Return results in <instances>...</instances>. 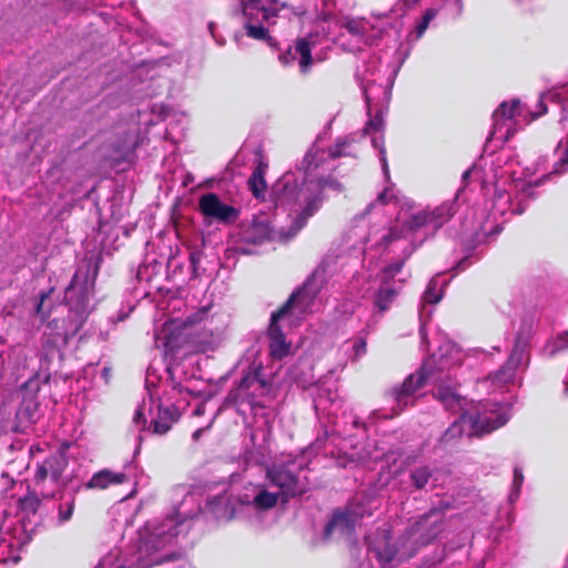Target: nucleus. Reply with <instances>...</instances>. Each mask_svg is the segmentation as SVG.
Returning <instances> with one entry per match:
<instances>
[{
  "mask_svg": "<svg viewBox=\"0 0 568 568\" xmlns=\"http://www.w3.org/2000/svg\"><path fill=\"white\" fill-rule=\"evenodd\" d=\"M346 139L338 140L328 151L314 143L297 165V172L284 173L272 186L270 196L276 207L296 213L285 239L294 237L325 201V190L342 192L343 185L329 173V161L344 155Z\"/></svg>",
  "mask_w": 568,
  "mask_h": 568,
  "instance_id": "f257e3e1",
  "label": "nucleus"
},
{
  "mask_svg": "<svg viewBox=\"0 0 568 568\" xmlns=\"http://www.w3.org/2000/svg\"><path fill=\"white\" fill-rule=\"evenodd\" d=\"M201 511L196 495L187 493L183 500L174 509V514L159 524H148L139 532L133 551L123 556L120 549H113L106 554L97 568H150L163 561L174 560L179 556L174 552L159 556L158 552L171 545L180 534V527L186 519H192Z\"/></svg>",
  "mask_w": 568,
  "mask_h": 568,
  "instance_id": "f03ea898",
  "label": "nucleus"
},
{
  "mask_svg": "<svg viewBox=\"0 0 568 568\" xmlns=\"http://www.w3.org/2000/svg\"><path fill=\"white\" fill-rule=\"evenodd\" d=\"M99 272V264L93 257L79 263L71 283L65 288L64 301L69 306L67 318H54L49 322L43 334V347L48 355L51 349L61 351L70 337L74 336L90 314L91 298Z\"/></svg>",
  "mask_w": 568,
  "mask_h": 568,
  "instance_id": "7ed1b4c3",
  "label": "nucleus"
},
{
  "mask_svg": "<svg viewBox=\"0 0 568 568\" xmlns=\"http://www.w3.org/2000/svg\"><path fill=\"white\" fill-rule=\"evenodd\" d=\"M436 396L447 410L459 414V418L443 435L444 442H449L464 433L468 436L491 433L509 419L507 410L499 403H470L471 408H467L468 400L448 386H439Z\"/></svg>",
  "mask_w": 568,
  "mask_h": 568,
  "instance_id": "20e7f679",
  "label": "nucleus"
},
{
  "mask_svg": "<svg viewBox=\"0 0 568 568\" xmlns=\"http://www.w3.org/2000/svg\"><path fill=\"white\" fill-rule=\"evenodd\" d=\"M320 292V285L315 277L308 278L304 285L295 291L287 302L271 316L268 327L270 354L275 359H282L288 354L290 344L281 329L280 322L295 324L312 310L315 298Z\"/></svg>",
  "mask_w": 568,
  "mask_h": 568,
  "instance_id": "39448f33",
  "label": "nucleus"
},
{
  "mask_svg": "<svg viewBox=\"0 0 568 568\" xmlns=\"http://www.w3.org/2000/svg\"><path fill=\"white\" fill-rule=\"evenodd\" d=\"M375 501L369 495H356L346 506L335 509L324 528V538L352 542L355 527L364 517L373 515Z\"/></svg>",
  "mask_w": 568,
  "mask_h": 568,
  "instance_id": "423d86ee",
  "label": "nucleus"
},
{
  "mask_svg": "<svg viewBox=\"0 0 568 568\" xmlns=\"http://www.w3.org/2000/svg\"><path fill=\"white\" fill-rule=\"evenodd\" d=\"M305 471L302 459H286L268 467L266 478L273 487L278 489L281 500L286 503L290 498L302 496L310 489V480Z\"/></svg>",
  "mask_w": 568,
  "mask_h": 568,
  "instance_id": "0eeeda50",
  "label": "nucleus"
},
{
  "mask_svg": "<svg viewBox=\"0 0 568 568\" xmlns=\"http://www.w3.org/2000/svg\"><path fill=\"white\" fill-rule=\"evenodd\" d=\"M378 72L379 62L377 60L368 61L365 63L362 71H357V77L361 79V87L367 104V113L369 115L364 128V133L368 135L382 132L384 128L383 111L378 110L374 115L371 114L375 95L377 92H382L384 99L388 101L390 97V88L393 85V80L390 79H387L386 83H377L379 78L376 77V73Z\"/></svg>",
  "mask_w": 568,
  "mask_h": 568,
  "instance_id": "6e6552de",
  "label": "nucleus"
},
{
  "mask_svg": "<svg viewBox=\"0 0 568 568\" xmlns=\"http://www.w3.org/2000/svg\"><path fill=\"white\" fill-rule=\"evenodd\" d=\"M69 462L64 454L54 453L37 463L34 471V491L42 498L55 497L57 491L67 487L68 481L63 478Z\"/></svg>",
  "mask_w": 568,
  "mask_h": 568,
  "instance_id": "1a4fd4ad",
  "label": "nucleus"
},
{
  "mask_svg": "<svg viewBox=\"0 0 568 568\" xmlns=\"http://www.w3.org/2000/svg\"><path fill=\"white\" fill-rule=\"evenodd\" d=\"M166 378L164 382L156 376L152 366L146 371L145 384L149 392L151 402L156 400L160 403L162 399L166 405L175 406L181 405L184 408L186 405L185 395L189 393L186 388L175 381L170 367L165 368Z\"/></svg>",
  "mask_w": 568,
  "mask_h": 568,
  "instance_id": "9d476101",
  "label": "nucleus"
},
{
  "mask_svg": "<svg viewBox=\"0 0 568 568\" xmlns=\"http://www.w3.org/2000/svg\"><path fill=\"white\" fill-rule=\"evenodd\" d=\"M460 192V190L458 191ZM459 193L455 199L445 201L432 211L423 210L412 214L399 226L412 236L422 229H432V233L446 224L457 211V201Z\"/></svg>",
  "mask_w": 568,
  "mask_h": 568,
  "instance_id": "9b49d317",
  "label": "nucleus"
},
{
  "mask_svg": "<svg viewBox=\"0 0 568 568\" xmlns=\"http://www.w3.org/2000/svg\"><path fill=\"white\" fill-rule=\"evenodd\" d=\"M433 382H435L434 374L428 371L427 364H424L418 372L410 374L399 386L394 387L388 393L390 400L394 403L392 407L394 415H398L406 407L414 405L417 398L416 393Z\"/></svg>",
  "mask_w": 568,
  "mask_h": 568,
  "instance_id": "f8f14e48",
  "label": "nucleus"
},
{
  "mask_svg": "<svg viewBox=\"0 0 568 568\" xmlns=\"http://www.w3.org/2000/svg\"><path fill=\"white\" fill-rule=\"evenodd\" d=\"M528 334L524 335L523 332L518 334L507 362L498 371L488 376V379L494 386L504 387L515 383L517 369L528 365Z\"/></svg>",
  "mask_w": 568,
  "mask_h": 568,
  "instance_id": "ddd939ff",
  "label": "nucleus"
},
{
  "mask_svg": "<svg viewBox=\"0 0 568 568\" xmlns=\"http://www.w3.org/2000/svg\"><path fill=\"white\" fill-rule=\"evenodd\" d=\"M240 4L242 14L246 19L244 23L246 34L255 40H263L273 45V39L268 36L262 22H268L278 9L265 8L262 6L261 0H240Z\"/></svg>",
  "mask_w": 568,
  "mask_h": 568,
  "instance_id": "4468645a",
  "label": "nucleus"
},
{
  "mask_svg": "<svg viewBox=\"0 0 568 568\" xmlns=\"http://www.w3.org/2000/svg\"><path fill=\"white\" fill-rule=\"evenodd\" d=\"M382 241L386 248L403 252L404 256L402 260L392 263L384 268V273L387 278L395 277L400 272L405 260L408 258L416 250L414 239L409 233L405 232L402 226H399V223H397L388 230V232L382 237Z\"/></svg>",
  "mask_w": 568,
  "mask_h": 568,
  "instance_id": "2eb2a0df",
  "label": "nucleus"
},
{
  "mask_svg": "<svg viewBox=\"0 0 568 568\" xmlns=\"http://www.w3.org/2000/svg\"><path fill=\"white\" fill-rule=\"evenodd\" d=\"M199 210L205 219L223 224L234 223L240 215L236 207L224 203L215 193L203 194L199 200Z\"/></svg>",
  "mask_w": 568,
  "mask_h": 568,
  "instance_id": "dca6fc26",
  "label": "nucleus"
},
{
  "mask_svg": "<svg viewBox=\"0 0 568 568\" xmlns=\"http://www.w3.org/2000/svg\"><path fill=\"white\" fill-rule=\"evenodd\" d=\"M318 34H308L296 40L294 49L290 48L287 52L280 55L283 64H288L293 60H298L300 69L306 73L313 64L312 50L317 44Z\"/></svg>",
  "mask_w": 568,
  "mask_h": 568,
  "instance_id": "f3484780",
  "label": "nucleus"
},
{
  "mask_svg": "<svg viewBox=\"0 0 568 568\" xmlns=\"http://www.w3.org/2000/svg\"><path fill=\"white\" fill-rule=\"evenodd\" d=\"M519 100H513L511 103L503 102L493 114V130L490 136L507 141L513 132H510L511 119L517 114Z\"/></svg>",
  "mask_w": 568,
  "mask_h": 568,
  "instance_id": "a211bd4d",
  "label": "nucleus"
},
{
  "mask_svg": "<svg viewBox=\"0 0 568 568\" xmlns=\"http://www.w3.org/2000/svg\"><path fill=\"white\" fill-rule=\"evenodd\" d=\"M79 489L80 487L67 490L65 487L57 491L55 497L47 498L51 499V515L52 518L57 520V525L62 526L72 518L75 506V495Z\"/></svg>",
  "mask_w": 568,
  "mask_h": 568,
  "instance_id": "6ab92c4d",
  "label": "nucleus"
},
{
  "mask_svg": "<svg viewBox=\"0 0 568 568\" xmlns=\"http://www.w3.org/2000/svg\"><path fill=\"white\" fill-rule=\"evenodd\" d=\"M181 409V405H166L161 399L156 404V414L152 417L149 429L158 435L166 434L172 425L179 420Z\"/></svg>",
  "mask_w": 568,
  "mask_h": 568,
  "instance_id": "aec40b11",
  "label": "nucleus"
},
{
  "mask_svg": "<svg viewBox=\"0 0 568 568\" xmlns=\"http://www.w3.org/2000/svg\"><path fill=\"white\" fill-rule=\"evenodd\" d=\"M281 496L277 491H270L265 486H254L251 491L243 494L240 501L252 506L255 510H268L273 508Z\"/></svg>",
  "mask_w": 568,
  "mask_h": 568,
  "instance_id": "412c9836",
  "label": "nucleus"
},
{
  "mask_svg": "<svg viewBox=\"0 0 568 568\" xmlns=\"http://www.w3.org/2000/svg\"><path fill=\"white\" fill-rule=\"evenodd\" d=\"M264 387V381L260 379L255 374H248L240 381L235 388L230 390L226 399L237 406L244 403L251 404L253 395L252 392Z\"/></svg>",
  "mask_w": 568,
  "mask_h": 568,
  "instance_id": "4be33fe9",
  "label": "nucleus"
},
{
  "mask_svg": "<svg viewBox=\"0 0 568 568\" xmlns=\"http://www.w3.org/2000/svg\"><path fill=\"white\" fill-rule=\"evenodd\" d=\"M409 486L414 490L429 491L436 487V469L427 464L414 465L408 470Z\"/></svg>",
  "mask_w": 568,
  "mask_h": 568,
  "instance_id": "5701e85b",
  "label": "nucleus"
},
{
  "mask_svg": "<svg viewBox=\"0 0 568 568\" xmlns=\"http://www.w3.org/2000/svg\"><path fill=\"white\" fill-rule=\"evenodd\" d=\"M274 239V230L266 217H257L241 232V240L245 243L262 244Z\"/></svg>",
  "mask_w": 568,
  "mask_h": 568,
  "instance_id": "b1692460",
  "label": "nucleus"
},
{
  "mask_svg": "<svg viewBox=\"0 0 568 568\" xmlns=\"http://www.w3.org/2000/svg\"><path fill=\"white\" fill-rule=\"evenodd\" d=\"M550 101L561 105L562 116L560 122L562 123L568 116V83L560 87H555L540 95L538 108L540 109L535 115L538 118L547 112L545 102Z\"/></svg>",
  "mask_w": 568,
  "mask_h": 568,
  "instance_id": "393cba45",
  "label": "nucleus"
},
{
  "mask_svg": "<svg viewBox=\"0 0 568 568\" xmlns=\"http://www.w3.org/2000/svg\"><path fill=\"white\" fill-rule=\"evenodd\" d=\"M525 206L521 203L514 204L507 191L496 190L491 199L490 215L496 219L505 216L507 213L510 215L521 214Z\"/></svg>",
  "mask_w": 568,
  "mask_h": 568,
  "instance_id": "a878e982",
  "label": "nucleus"
},
{
  "mask_svg": "<svg viewBox=\"0 0 568 568\" xmlns=\"http://www.w3.org/2000/svg\"><path fill=\"white\" fill-rule=\"evenodd\" d=\"M128 480L124 473H115L110 469H102L92 475L85 484L87 489H106L110 486L121 485Z\"/></svg>",
  "mask_w": 568,
  "mask_h": 568,
  "instance_id": "bb28decb",
  "label": "nucleus"
},
{
  "mask_svg": "<svg viewBox=\"0 0 568 568\" xmlns=\"http://www.w3.org/2000/svg\"><path fill=\"white\" fill-rule=\"evenodd\" d=\"M368 549L382 564H389L397 557V550L389 542L386 531H382L378 540L369 541Z\"/></svg>",
  "mask_w": 568,
  "mask_h": 568,
  "instance_id": "cd10ccee",
  "label": "nucleus"
},
{
  "mask_svg": "<svg viewBox=\"0 0 568 568\" xmlns=\"http://www.w3.org/2000/svg\"><path fill=\"white\" fill-rule=\"evenodd\" d=\"M267 170V164L260 161V163L254 169L252 175L248 179L250 190L256 199H264L266 194V181L265 173Z\"/></svg>",
  "mask_w": 568,
  "mask_h": 568,
  "instance_id": "c85d7f7f",
  "label": "nucleus"
},
{
  "mask_svg": "<svg viewBox=\"0 0 568 568\" xmlns=\"http://www.w3.org/2000/svg\"><path fill=\"white\" fill-rule=\"evenodd\" d=\"M344 28L351 34L362 38L366 44H373V39L367 36L371 24L365 19H347Z\"/></svg>",
  "mask_w": 568,
  "mask_h": 568,
  "instance_id": "c756f323",
  "label": "nucleus"
},
{
  "mask_svg": "<svg viewBox=\"0 0 568 568\" xmlns=\"http://www.w3.org/2000/svg\"><path fill=\"white\" fill-rule=\"evenodd\" d=\"M555 153L557 161L550 174L561 175L568 171V139L558 142Z\"/></svg>",
  "mask_w": 568,
  "mask_h": 568,
  "instance_id": "7c9ffc66",
  "label": "nucleus"
},
{
  "mask_svg": "<svg viewBox=\"0 0 568 568\" xmlns=\"http://www.w3.org/2000/svg\"><path fill=\"white\" fill-rule=\"evenodd\" d=\"M397 291L395 287L384 284L378 290L375 297V306L381 313L388 310L389 305L394 302Z\"/></svg>",
  "mask_w": 568,
  "mask_h": 568,
  "instance_id": "2f4dec72",
  "label": "nucleus"
},
{
  "mask_svg": "<svg viewBox=\"0 0 568 568\" xmlns=\"http://www.w3.org/2000/svg\"><path fill=\"white\" fill-rule=\"evenodd\" d=\"M439 8L438 7H432L428 8L420 20L417 22L415 27V39L422 38V36L425 33V31L428 29L430 22L436 18L438 14Z\"/></svg>",
  "mask_w": 568,
  "mask_h": 568,
  "instance_id": "473e14b6",
  "label": "nucleus"
},
{
  "mask_svg": "<svg viewBox=\"0 0 568 568\" xmlns=\"http://www.w3.org/2000/svg\"><path fill=\"white\" fill-rule=\"evenodd\" d=\"M439 286V283H438V277H433L428 285H427V288L426 291L424 292V295H423V301L427 304H436L438 303L440 300H442V293L437 292V288Z\"/></svg>",
  "mask_w": 568,
  "mask_h": 568,
  "instance_id": "72a5a7b5",
  "label": "nucleus"
},
{
  "mask_svg": "<svg viewBox=\"0 0 568 568\" xmlns=\"http://www.w3.org/2000/svg\"><path fill=\"white\" fill-rule=\"evenodd\" d=\"M372 144H373V146L375 149L379 150V155H381V162H382V165H383V171H384L385 176L388 179L389 172H388V165H387V161H386V151H385V148H384V138H383V135L373 136L372 138Z\"/></svg>",
  "mask_w": 568,
  "mask_h": 568,
  "instance_id": "f704fd0d",
  "label": "nucleus"
},
{
  "mask_svg": "<svg viewBox=\"0 0 568 568\" xmlns=\"http://www.w3.org/2000/svg\"><path fill=\"white\" fill-rule=\"evenodd\" d=\"M523 483H524L523 471L519 467H515L514 468L513 487H511V491L509 495V499L511 503L518 498Z\"/></svg>",
  "mask_w": 568,
  "mask_h": 568,
  "instance_id": "c9c22d12",
  "label": "nucleus"
},
{
  "mask_svg": "<svg viewBox=\"0 0 568 568\" xmlns=\"http://www.w3.org/2000/svg\"><path fill=\"white\" fill-rule=\"evenodd\" d=\"M568 347V332L561 334L549 348V355L554 356L557 352H560Z\"/></svg>",
  "mask_w": 568,
  "mask_h": 568,
  "instance_id": "e433bc0d",
  "label": "nucleus"
},
{
  "mask_svg": "<svg viewBox=\"0 0 568 568\" xmlns=\"http://www.w3.org/2000/svg\"><path fill=\"white\" fill-rule=\"evenodd\" d=\"M395 197L396 196L394 190L392 187H385L384 191L377 196L376 202L386 204L393 201Z\"/></svg>",
  "mask_w": 568,
  "mask_h": 568,
  "instance_id": "4c0bfd02",
  "label": "nucleus"
},
{
  "mask_svg": "<svg viewBox=\"0 0 568 568\" xmlns=\"http://www.w3.org/2000/svg\"><path fill=\"white\" fill-rule=\"evenodd\" d=\"M354 359L359 358L366 352V342L363 338H358L353 344Z\"/></svg>",
  "mask_w": 568,
  "mask_h": 568,
  "instance_id": "58836bf2",
  "label": "nucleus"
},
{
  "mask_svg": "<svg viewBox=\"0 0 568 568\" xmlns=\"http://www.w3.org/2000/svg\"><path fill=\"white\" fill-rule=\"evenodd\" d=\"M207 310L205 307L199 310L196 313L187 317L186 323L190 325L200 323L206 316Z\"/></svg>",
  "mask_w": 568,
  "mask_h": 568,
  "instance_id": "ea45409f",
  "label": "nucleus"
},
{
  "mask_svg": "<svg viewBox=\"0 0 568 568\" xmlns=\"http://www.w3.org/2000/svg\"><path fill=\"white\" fill-rule=\"evenodd\" d=\"M201 256H202L201 252H192L190 254V262H191V265H192V268H193L194 276L199 275L197 267H199V263H200Z\"/></svg>",
  "mask_w": 568,
  "mask_h": 568,
  "instance_id": "a19ab883",
  "label": "nucleus"
},
{
  "mask_svg": "<svg viewBox=\"0 0 568 568\" xmlns=\"http://www.w3.org/2000/svg\"><path fill=\"white\" fill-rule=\"evenodd\" d=\"M133 422L136 424V425H145L146 424V418L144 416V413L142 412V408L139 407L136 410H135V414L133 416Z\"/></svg>",
  "mask_w": 568,
  "mask_h": 568,
  "instance_id": "79ce46f5",
  "label": "nucleus"
},
{
  "mask_svg": "<svg viewBox=\"0 0 568 568\" xmlns=\"http://www.w3.org/2000/svg\"><path fill=\"white\" fill-rule=\"evenodd\" d=\"M470 264H471V262H470V255H467V256H465L464 258H462V260L456 264V266L454 267V270H457V271H464V270H466Z\"/></svg>",
  "mask_w": 568,
  "mask_h": 568,
  "instance_id": "37998d69",
  "label": "nucleus"
},
{
  "mask_svg": "<svg viewBox=\"0 0 568 568\" xmlns=\"http://www.w3.org/2000/svg\"><path fill=\"white\" fill-rule=\"evenodd\" d=\"M205 414V404L204 403H201L197 405V407L195 408L194 410V415L195 416H202Z\"/></svg>",
  "mask_w": 568,
  "mask_h": 568,
  "instance_id": "c03bdc74",
  "label": "nucleus"
},
{
  "mask_svg": "<svg viewBox=\"0 0 568 568\" xmlns=\"http://www.w3.org/2000/svg\"><path fill=\"white\" fill-rule=\"evenodd\" d=\"M101 375H102V377L104 378L105 383H108V382H109V379H110V375H111V373H110V368L104 367V368L102 369Z\"/></svg>",
  "mask_w": 568,
  "mask_h": 568,
  "instance_id": "a18cd8bd",
  "label": "nucleus"
},
{
  "mask_svg": "<svg viewBox=\"0 0 568 568\" xmlns=\"http://www.w3.org/2000/svg\"><path fill=\"white\" fill-rule=\"evenodd\" d=\"M163 346L165 347L166 351H172L174 345L172 343V341L170 338H168L164 343H163Z\"/></svg>",
  "mask_w": 568,
  "mask_h": 568,
  "instance_id": "49530a36",
  "label": "nucleus"
},
{
  "mask_svg": "<svg viewBox=\"0 0 568 568\" xmlns=\"http://www.w3.org/2000/svg\"><path fill=\"white\" fill-rule=\"evenodd\" d=\"M175 568H193L187 561L181 560Z\"/></svg>",
  "mask_w": 568,
  "mask_h": 568,
  "instance_id": "de8ad7c7",
  "label": "nucleus"
},
{
  "mask_svg": "<svg viewBox=\"0 0 568 568\" xmlns=\"http://www.w3.org/2000/svg\"><path fill=\"white\" fill-rule=\"evenodd\" d=\"M204 432V428H199L193 433V439H199L202 433Z\"/></svg>",
  "mask_w": 568,
  "mask_h": 568,
  "instance_id": "09e8293b",
  "label": "nucleus"
},
{
  "mask_svg": "<svg viewBox=\"0 0 568 568\" xmlns=\"http://www.w3.org/2000/svg\"><path fill=\"white\" fill-rule=\"evenodd\" d=\"M419 317H420V335H422V339L425 341V335H424V320H423V315L422 313L419 314Z\"/></svg>",
  "mask_w": 568,
  "mask_h": 568,
  "instance_id": "8fccbe9b",
  "label": "nucleus"
},
{
  "mask_svg": "<svg viewBox=\"0 0 568 568\" xmlns=\"http://www.w3.org/2000/svg\"><path fill=\"white\" fill-rule=\"evenodd\" d=\"M419 530H420V524H418L416 527L412 528V534L415 535Z\"/></svg>",
  "mask_w": 568,
  "mask_h": 568,
  "instance_id": "3c124183",
  "label": "nucleus"
},
{
  "mask_svg": "<svg viewBox=\"0 0 568 568\" xmlns=\"http://www.w3.org/2000/svg\"><path fill=\"white\" fill-rule=\"evenodd\" d=\"M435 535H436V532H434L432 536H429V537H427L426 539H424V540L422 541V544L424 545V544L429 542V540H430L432 538H434V537H435Z\"/></svg>",
  "mask_w": 568,
  "mask_h": 568,
  "instance_id": "603ef678",
  "label": "nucleus"
},
{
  "mask_svg": "<svg viewBox=\"0 0 568 568\" xmlns=\"http://www.w3.org/2000/svg\"><path fill=\"white\" fill-rule=\"evenodd\" d=\"M44 297H45V295H42V298H41L40 303L37 306V312H40Z\"/></svg>",
  "mask_w": 568,
  "mask_h": 568,
  "instance_id": "864d4df0",
  "label": "nucleus"
},
{
  "mask_svg": "<svg viewBox=\"0 0 568 568\" xmlns=\"http://www.w3.org/2000/svg\"><path fill=\"white\" fill-rule=\"evenodd\" d=\"M469 175H470V170L465 171L463 174V180L468 179Z\"/></svg>",
  "mask_w": 568,
  "mask_h": 568,
  "instance_id": "5fc2aeb1",
  "label": "nucleus"
},
{
  "mask_svg": "<svg viewBox=\"0 0 568 568\" xmlns=\"http://www.w3.org/2000/svg\"><path fill=\"white\" fill-rule=\"evenodd\" d=\"M271 4L276 6L278 4V0H268Z\"/></svg>",
  "mask_w": 568,
  "mask_h": 568,
  "instance_id": "6e6d98bb",
  "label": "nucleus"
},
{
  "mask_svg": "<svg viewBox=\"0 0 568 568\" xmlns=\"http://www.w3.org/2000/svg\"><path fill=\"white\" fill-rule=\"evenodd\" d=\"M565 393L568 394V379L565 382Z\"/></svg>",
  "mask_w": 568,
  "mask_h": 568,
  "instance_id": "4d7b16f0",
  "label": "nucleus"
},
{
  "mask_svg": "<svg viewBox=\"0 0 568 568\" xmlns=\"http://www.w3.org/2000/svg\"><path fill=\"white\" fill-rule=\"evenodd\" d=\"M374 205H375V202L374 203H369V205L367 206L366 211H369Z\"/></svg>",
  "mask_w": 568,
  "mask_h": 568,
  "instance_id": "13d9d810",
  "label": "nucleus"
},
{
  "mask_svg": "<svg viewBox=\"0 0 568 568\" xmlns=\"http://www.w3.org/2000/svg\"><path fill=\"white\" fill-rule=\"evenodd\" d=\"M209 29H210L211 33L213 34V23L209 24Z\"/></svg>",
  "mask_w": 568,
  "mask_h": 568,
  "instance_id": "bf43d9fd",
  "label": "nucleus"
},
{
  "mask_svg": "<svg viewBox=\"0 0 568 568\" xmlns=\"http://www.w3.org/2000/svg\"><path fill=\"white\" fill-rule=\"evenodd\" d=\"M354 425L357 427L359 425V422L357 419H355Z\"/></svg>",
  "mask_w": 568,
  "mask_h": 568,
  "instance_id": "052dcab7",
  "label": "nucleus"
},
{
  "mask_svg": "<svg viewBox=\"0 0 568 568\" xmlns=\"http://www.w3.org/2000/svg\"><path fill=\"white\" fill-rule=\"evenodd\" d=\"M423 310H425V306H422V310L419 311V314L422 313L423 314Z\"/></svg>",
  "mask_w": 568,
  "mask_h": 568,
  "instance_id": "680f3d73",
  "label": "nucleus"
}]
</instances>
